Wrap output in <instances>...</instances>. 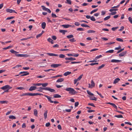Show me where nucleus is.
<instances>
[{
    "mask_svg": "<svg viewBox=\"0 0 132 132\" xmlns=\"http://www.w3.org/2000/svg\"><path fill=\"white\" fill-rule=\"evenodd\" d=\"M79 102H76L75 104V107H77L79 105Z\"/></svg>",
    "mask_w": 132,
    "mask_h": 132,
    "instance_id": "obj_64",
    "label": "nucleus"
},
{
    "mask_svg": "<svg viewBox=\"0 0 132 132\" xmlns=\"http://www.w3.org/2000/svg\"><path fill=\"white\" fill-rule=\"evenodd\" d=\"M47 111H46L44 113V115L45 119H46L47 118Z\"/></svg>",
    "mask_w": 132,
    "mask_h": 132,
    "instance_id": "obj_21",
    "label": "nucleus"
},
{
    "mask_svg": "<svg viewBox=\"0 0 132 132\" xmlns=\"http://www.w3.org/2000/svg\"><path fill=\"white\" fill-rule=\"evenodd\" d=\"M81 26L82 27H90L87 25L84 24H81Z\"/></svg>",
    "mask_w": 132,
    "mask_h": 132,
    "instance_id": "obj_38",
    "label": "nucleus"
},
{
    "mask_svg": "<svg viewBox=\"0 0 132 132\" xmlns=\"http://www.w3.org/2000/svg\"><path fill=\"white\" fill-rule=\"evenodd\" d=\"M91 84H88V87L89 88H92L94 87L95 86V84L94 82L93 81V80L91 81Z\"/></svg>",
    "mask_w": 132,
    "mask_h": 132,
    "instance_id": "obj_4",
    "label": "nucleus"
},
{
    "mask_svg": "<svg viewBox=\"0 0 132 132\" xmlns=\"http://www.w3.org/2000/svg\"><path fill=\"white\" fill-rule=\"evenodd\" d=\"M115 117H116L118 118H123V116L121 115H115L114 116Z\"/></svg>",
    "mask_w": 132,
    "mask_h": 132,
    "instance_id": "obj_30",
    "label": "nucleus"
},
{
    "mask_svg": "<svg viewBox=\"0 0 132 132\" xmlns=\"http://www.w3.org/2000/svg\"><path fill=\"white\" fill-rule=\"evenodd\" d=\"M46 26V23L45 22H43L42 23V27L43 29H44L45 28Z\"/></svg>",
    "mask_w": 132,
    "mask_h": 132,
    "instance_id": "obj_17",
    "label": "nucleus"
},
{
    "mask_svg": "<svg viewBox=\"0 0 132 132\" xmlns=\"http://www.w3.org/2000/svg\"><path fill=\"white\" fill-rule=\"evenodd\" d=\"M110 18V16H107L104 18V21H106L109 19Z\"/></svg>",
    "mask_w": 132,
    "mask_h": 132,
    "instance_id": "obj_28",
    "label": "nucleus"
},
{
    "mask_svg": "<svg viewBox=\"0 0 132 132\" xmlns=\"http://www.w3.org/2000/svg\"><path fill=\"white\" fill-rule=\"evenodd\" d=\"M127 53V52L126 51H124L120 53L119 54V55L120 56H122L125 55Z\"/></svg>",
    "mask_w": 132,
    "mask_h": 132,
    "instance_id": "obj_12",
    "label": "nucleus"
},
{
    "mask_svg": "<svg viewBox=\"0 0 132 132\" xmlns=\"http://www.w3.org/2000/svg\"><path fill=\"white\" fill-rule=\"evenodd\" d=\"M12 47V46L10 45V46H7L6 47L3 48V49L4 50H6V49L10 48L11 47Z\"/></svg>",
    "mask_w": 132,
    "mask_h": 132,
    "instance_id": "obj_48",
    "label": "nucleus"
},
{
    "mask_svg": "<svg viewBox=\"0 0 132 132\" xmlns=\"http://www.w3.org/2000/svg\"><path fill=\"white\" fill-rule=\"evenodd\" d=\"M105 65L104 64H102L101 66H99L98 67V70H100L102 68L104 67V66H105Z\"/></svg>",
    "mask_w": 132,
    "mask_h": 132,
    "instance_id": "obj_35",
    "label": "nucleus"
},
{
    "mask_svg": "<svg viewBox=\"0 0 132 132\" xmlns=\"http://www.w3.org/2000/svg\"><path fill=\"white\" fill-rule=\"evenodd\" d=\"M120 80V79L119 78H117L115 79L114 81L113 82V83L114 84H116V83H118L119 81Z\"/></svg>",
    "mask_w": 132,
    "mask_h": 132,
    "instance_id": "obj_15",
    "label": "nucleus"
},
{
    "mask_svg": "<svg viewBox=\"0 0 132 132\" xmlns=\"http://www.w3.org/2000/svg\"><path fill=\"white\" fill-rule=\"evenodd\" d=\"M106 104H110L115 109H116V110L117 109V107L115 104L110 102L106 103Z\"/></svg>",
    "mask_w": 132,
    "mask_h": 132,
    "instance_id": "obj_8",
    "label": "nucleus"
},
{
    "mask_svg": "<svg viewBox=\"0 0 132 132\" xmlns=\"http://www.w3.org/2000/svg\"><path fill=\"white\" fill-rule=\"evenodd\" d=\"M42 83H37L36 84H34V86H39L41 85H42Z\"/></svg>",
    "mask_w": 132,
    "mask_h": 132,
    "instance_id": "obj_54",
    "label": "nucleus"
},
{
    "mask_svg": "<svg viewBox=\"0 0 132 132\" xmlns=\"http://www.w3.org/2000/svg\"><path fill=\"white\" fill-rule=\"evenodd\" d=\"M101 15H104L106 13V12L105 11H101Z\"/></svg>",
    "mask_w": 132,
    "mask_h": 132,
    "instance_id": "obj_58",
    "label": "nucleus"
},
{
    "mask_svg": "<svg viewBox=\"0 0 132 132\" xmlns=\"http://www.w3.org/2000/svg\"><path fill=\"white\" fill-rule=\"evenodd\" d=\"M118 28V27H113L111 29L113 31H115L116 29H117Z\"/></svg>",
    "mask_w": 132,
    "mask_h": 132,
    "instance_id": "obj_52",
    "label": "nucleus"
},
{
    "mask_svg": "<svg viewBox=\"0 0 132 132\" xmlns=\"http://www.w3.org/2000/svg\"><path fill=\"white\" fill-rule=\"evenodd\" d=\"M8 101H0V103L2 104L7 103Z\"/></svg>",
    "mask_w": 132,
    "mask_h": 132,
    "instance_id": "obj_32",
    "label": "nucleus"
},
{
    "mask_svg": "<svg viewBox=\"0 0 132 132\" xmlns=\"http://www.w3.org/2000/svg\"><path fill=\"white\" fill-rule=\"evenodd\" d=\"M66 91L69 92V93L71 95H74L77 93L76 91L73 89L70 88H68L65 89Z\"/></svg>",
    "mask_w": 132,
    "mask_h": 132,
    "instance_id": "obj_2",
    "label": "nucleus"
},
{
    "mask_svg": "<svg viewBox=\"0 0 132 132\" xmlns=\"http://www.w3.org/2000/svg\"><path fill=\"white\" fill-rule=\"evenodd\" d=\"M60 32L62 33L63 35H64L65 33L67 32V31L65 30H61L59 31Z\"/></svg>",
    "mask_w": 132,
    "mask_h": 132,
    "instance_id": "obj_19",
    "label": "nucleus"
},
{
    "mask_svg": "<svg viewBox=\"0 0 132 132\" xmlns=\"http://www.w3.org/2000/svg\"><path fill=\"white\" fill-rule=\"evenodd\" d=\"M69 41L71 42H75L76 41V40L75 39V38H73L71 39H69Z\"/></svg>",
    "mask_w": 132,
    "mask_h": 132,
    "instance_id": "obj_41",
    "label": "nucleus"
},
{
    "mask_svg": "<svg viewBox=\"0 0 132 132\" xmlns=\"http://www.w3.org/2000/svg\"><path fill=\"white\" fill-rule=\"evenodd\" d=\"M114 51V50H109V51H106V53H112Z\"/></svg>",
    "mask_w": 132,
    "mask_h": 132,
    "instance_id": "obj_26",
    "label": "nucleus"
},
{
    "mask_svg": "<svg viewBox=\"0 0 132 132\" xmlns=\"http://www.w3.org/2000/svg\"><path fill=\"white\" fill-rule=\"evenodd\" d=\"M90 19L92 21H95L96 20L95 19L94 17L93 16L91 17Z\"/></svg>",
    "mask_w": 132,
    "mask_h": 132,
    "instance_id": "obj_45",
    "label": "nucleus"
},
{
    "mask_svg": "<svg viewBox=\"0 0 132 132\" xmlns=\"http://www.w3.org/2000/svg\"><path fill=\"white\" fill-rule=\"evenodd\" d=\"M47 40L49 42L51 43L52 44H53L54 43L53 41L50 38H48Z\"/></svg>",
    "mask_w": 132,
    "mask_h": 132,
    "instance_id": "obj_20",
    "label": "nucleus"
},
{
    "mask_svg": "<svg viewBox=\"0 0 132 132\" xmlns=\"http://www.w3.org/2000/svg\"><path fill=\"white\" fill-rule=\"evenodd\" d=\"M46 90L49 91L50 92L52 93H56L55 90V89H51L49 87H47Z\"/></svg>",
    "mask_w": 132,
    "mask_h": 132,
    "instance_id": "obj_6",
    "label": "nucleus"
},
{
    "mask_svg": "<svg viewBox=\"0 0 132 132\" xmlns=\"http://www.w3.org/2000/svg\"><path fill=\"white\" fill-rule=\"evenodd\" d=\"M129 21L132 24V18L130 16H129L128 18Z\"/></svg>",
    "mask_w": 132,
    "mask_h": 132,
    "instance_id": "obj_42",
    "label": "nucleus"
},
{
    "mask_svg": "<svg viewBox=\"0 0 132 132\" xmlns=\"http://www.w3.org/2000/svg\"><path fill=\"white\" fill-rule=\"evenodd\" d=\"M71 72L69 71H67L65 72L64 74V75L65 76H67V75L70 74Z\"/></svg>",
    "mask_w": 132,
    "mask_h": 132,
    "instance_id": "obj_23",
    "label": "nucleus"
},
{
    "mask_svg": "<svg viewBox=\"0 0 132 132\" xmlns=\"http://www.w3.org/2000/svg\"><path fill=\"white\" fill-rule=\"evenodd\" d=\"M102 57V55H98V56L96 57L95 58V60H97L98 59L101 57Z\"/></svg>",
    "mask_w": 132,
    "mask_h": 132,
    "instance_id": "obj_34",
    "label": "nucleus"
},
{
    "mask_svg": "<svg viewBox=\"0 0 132 132\" xmlns=\"http://www.w3.org/2000/svg\"><path fill=\"white\" fill-rule=\"evenodd\" d=\"M16 89L20 90H22L24 89V88L23 87H16Z\"/></svg>",
    "mask_w": 132,
    "mask_h": 132,
    "instance_id": "obj_51",
    "label": "nucleus"
},
{
    "mask_svg": "<svg viewBox=\"0 0 132 132\" xmlns=\"http://www.w3.org/2000/svg\"><path fill=\"white\" fill-rule=\"evenodd\" d=\"M48 85V83H42V85L43 87H46Z\"/></svg>",
    "mask_w": 132,
    "mask_h": 132,
    "instance_id": "obj_29",
    "label": "nucleus"
},
{
    "mask_svg": "<svg viewBox=\"0 0 132 132\" xmlns=\"http://www.w3.org/2000/svg\"><path fill=\"white\" fill-rule=\"evenodd\" d=\"M10 51L12 53L15 54L16 56L24 57H27L28 56V55L27 54H17V53H18L19 52L13 49L11 50Z\"/></svg>",
    "mask_w": 132,
    "mask_h": 132,
    "instance_id": "obj_1",
    "label": "nucleus"
},
{
    "mask_svg": "<svg viewBox=\"0 0 132 132\" xmlns=\"http://www.w3.org/2000/svg\"><path fill=\"white\" fill-rule=\"evenodd\" d=\"M62 26L64 28H67L70 27H71V25L69 24H64L62 25Z\"/></svg>",
    "mask_w": 132,
    "mask_h": 132,
    "instance_id": "obj_13",
    "label": "nucleus"
},
{
    "mask_svg": "<svg viewBox=\"0 0 132 132\" xmlns=\"http://www.w3.org/2000/svg\"><path fill=\"white\" fill-rule=\"evenodd\" d=\"M116 40L117 41L119 42H123V39L121 38H117L116 39Z\"/></svg>",
    "mask_w": 132,
    "mask_h": 132,
    "instance_id": "obj_27",
    "label": "nucleus"
},
{
    "mask_svg": "<svg viewBox=\"0 0 132 132\" xmlns=\"http://www.w3.org/2000/svg\"><path fill=\"white\" fill-rule=\"evenodd\" d=\"M88 104V105H90L94 107H95V105L93 103H89Z\"/></svg>",
    "mask_w": 132,
    "mask_h": 132,
    "instance_id": "obj_55",
    "label": "nucleus"
},
{
    "mask_svg": "<svg viewBox=\"0 0 132 132\" xmlns=\"http://www.w3.org/2000/svg\"><path fill=\"white\" fill-rule=\"evenodd\" d=\"M117 13V12H111V13H110V14L111 15H115V14H116Z\"/></svg>",
    "mask_w": 132,
    "mask_h": 132,
    "instance_id": "obj_57",
    "label": "nucleus"
},
{
    "mask_svg": "<svg viewBox=\"0 0 132 132\" xmlns=\"http://www.w3.org/2000/svg\"><path fill=\"white\" fill-rule=\"evenodd\" d=\"M64 80V79L63 78H61L58 79L56 81L57 82H61L63 81Z\"/></svg>",
    "mask_w": 132,
    "mask_h": 132,
    "instance_id": "obj_14",
    "label": "nucleus"
},
{
    "mask_svg": "<svg viewBox=\"0 0 132 132\" xmlns=\"http://www.w3.org/2000/svg\"><path fill=\"white\" fill-rule=\"evenodd\" d=\"M12 9H8L6 10V11L7 12H9L10 13H12Z\"/></svg>",
    "mask_w": 132,
    "mask_h": 132,
    "instance_id": "obj_43",
    "label": "nucleus"
},
{
    "mask_svg": "<svg viewBox=\"0 0 132 132\" xmlns=\"http://www.w3.org/2000/svg\"><path fill=\"white\" fill-rule=\"evenodd\" d=\"M59 57L60 58H63L65 57V56L64 55L61 54L59 55Z\"/></svg>",
    "mask_w": 132,
    "mask_h": 132,
    "instance_id": "obj_46",
    "label": "nucleus"
},
{
    "mask_svg": "<svg viewBox=\"0 0 132 132\" xmlns=\"http://www.w3.org/2000/svg\"><path fill=\"white\" fill-rule=\"evenodd\" d=\"M50 125V122H48L46 123L45 125V126L46 127H49Z\"/></svg>",
    "mask_w": 132,
    "mask_h": 132,
    "instance_id": "obj_62",
    "label": "nucleus"
},
{
    "mask_svg": "<svg viewBox=\"0 0 132 132\" xmlns=\"http://www.w3.org/2000/svg\"><path fill=\"white\" fill-rule=\"evenodd\" d=\"M61 96L58 94H55L53 95V97L55 98H60Z\"/></svg>",
    "mask_w": 132,
    "mask_h": 132,
    "instance_id": "obj_16",
    "label": "nucleus"
},
{
    "mask_svg": "<svg viewBox=\"0 0 132 132\" xmlns=\"http://www.w3.org/2000/svg\"><path fill=\"white\" fill-rule=\"evenodd\" d=\"M44 96L47 98L48 101H49L51 103V102H52V101L51 100V99L52 98V97L48 96L46 95H44Z\"/></svg>",
    "mask_w": 132,
    "mask_h": 132,
    "instance_id": "obj_9",
    "label": "nucleus"
},
{
    "mask_svg": "<svg viewBox=\"0 0 132 132\" xmlns=\"http://www.w3.org/2000/svg\"><path fill=\"white\" fill-rule=\"evenodd\" d=\"M77 31H83L84 29L83 28H79L77 29Z\"/></svg>",
    "mask_w": 132,
    "mask_h": 132,
    "instance_id": "obj_44",
    "label": "nucleus"
},
{
    "mask_svg": "<svg viewBox=\"0 0 132 132\" xmlns=\"http://www.w3.org/2000/svg\"><path fill=\"white\" fill-rule=\"evenodd\" d=\"M121 61H122L121 60H115V59H112L111 60V62L112 63H114V62L118 63V62H120Z\"/></svg>",
    "mask_w": 132,
    "mask_h": 132,
    "instance_id": "obj_10",
    "label": "nucleus"
},
{
    "mask_svg": "<svg viewBox=\"0 0 132 132\" xmlns=\"http://www.w3.org/2000/svg\"><path fill=\"white\" fill-rule=\"evenodd\" d=\"M12 88V87H10V85H7L1 87V89L4 90L7 89H10Z\"/></svg>",
    "mask_w": 132,
    "mask_h": 132,
    "instance_id": "obj_3",
    "label": "nucleus"
},
{
    "mask_svg": "<svg viewBox=\"0 0 132 132\" xmlns=\"http://www.w3.org/2000/svg\"><path fill=\"white\" fill-rule=\"evenodd\" d=\"M63 111H66L67 112H70L71 111V109H65V110H63Z\"/></svg>",
    "mask_w": 132,
    "mask_h": 132,
    "instance_id": "obj_56",
    "label": "nucleus"
},
{
    "mask_svg": "<svg viewBox=\"0 0 132 132\" xmlns=\"http://www.w3.org/2000/svg\"><path fill=\"white\" fill-rule=\"evenodd\" d=\"M83 75H81L79 76L78 78V80H80L81 79V78L82 77Z\"/></svg>",
    "mask_w": 132,
    "mask_h": 132,
    "instance_id": "obj_63",
    "label": "nucleus"
},
{
    "mask_svg": "<svg viewBox=\"0 0 132 132\" xmlns=\"http://www.w3.org/2000/svg\"><path fill=\"white\" fill-rule=\"evenodd\" d=\"M47 87H40L39 88V90H38L39 91L42 92V90H46Z\"/></svg>",
    "mask_w": 132,
    "mask_h": 132,
    "instance_id": "obj_18",
    "label": "nucleus"
},
{
    "mask_svg": "<svg viewBox=\"0 0 132 132\" xmlns=\"http://www.w3.org/2000/svg\"><path fill=\"white\" fill-rule=\"evenodd\" d=\"M98 10L97 9H94L92 11H91V12H90V14H92L93 13L96 12V11H97Z\"/></svg>",
    "mask_w": 132,
    "mask_h": 132,
    "instance_id": "obj_36",
    "label": "nucleus"
},
{
    "mask_svg": "<svg viewBox=\"0 0 132 132\" xmlns=\"http://www.w3.org/2000/svg\"><path fill=\"white\" fill-rule=\"evenodd\" d=\"M54 53H47V54L50 56H53Z\"/></svg>",
    "mask_w": 132,
    "mask_h": 132,
    "instance_id": "obj_61",
    "label": "nucleus"
},
{
    "mask_svg": "<svg viewBox=\"0 0 132 132\" xmlns=\"http://www.w3.org/2000/svg\"><path fill=\"white\" fill-rule=\"evenodd\" d=\"M42 34H43V33H40V34H38L36 36V38H38L39 37H40L42 36Z\"/></svg>",
    "mask_w": 132,
    "mask_h": 132,
    "instance_id": "obj_49",
    "label": "nucleus"
},
{
    "mask_svg": "<svg viewBox=\"0 0 132 132\" xmlns=\"http://www.w3.org/2000/svg\"><path fill=\"white\" fill-rule=\"evenodd\" d=\"M95 31L93 30H89L87 31V33L89 34L95 33Z\"/></svg>",
    "mask_w": 132,
    "mask_h": 132,
    "instance_id": "obj_33",
    "label": "nucleus"
},
{
    "mask_svg": "<svg viewBox=\"0 0 132 132\" xmlns=\"http://www.w3.org/2000/svg\"><path fill=\"white\" fill-rule=\"evenodd\" d=\"M67 2H65V3H67L70 5H71V0H66Z\"/></svg>",
    "mask_w": 132,
    "mask_h": 132,
    "instance_id": "obj_31",
    "label": "nucleus"
},
{
    "mask_svg": "<svg viewBox=\"0 0 132 132\" xmlns=\"http://www.w3.org/2000/svg\"><path fill=\"white\" fill-rule=\"evenodd\" d=\"M90 99L92 100L96 101L97 100V98L95 96H94L92 98H90Z\"/></svg>",
    "mask_w": 132,
    "mask_h": 132,
    "instance_id": "obj_47",
    "label": "nucleus"
},
{
    "mask_svg": "<svg viewBox=\"0 0 132 132\" xmlns=\"http://www.w3.org/2000/svg\"><path fill=\"white\" fill-rule=\"evenodd\" d=\"M43 95V94L41 93H34V96H37L38 95Z\"/></svg>",
    "mask_w": 132,
    "mask_h": 132,
    "instance_id": "obj_40",
    "label": "nucleus"
},
{
    "mask_svg": "<svg viewBox=\"0 0 132 132\" xmlns=\"http://www.w3.org/2000/svg\"><path fill=\"white\" fill-rule=\"evenodd\" d=\"M98 64V63H92L90 64L89 65L91 66H93L95 65Z\"/></svg>",
    "mask_w": 132,
    "mask_h": 132,
    "instance_id": "obj_50",
    "label": "nucleus"
},
{
    "mask_svg": "<svg viewBox=\"0 0 132 132\" xmlns=\"http://www.w3.org/2000/svg\"><path fill=\"white\" fill-rule=\"evenodd\" d=\"M59 130H61L62 129V127L60 125H59L57 126Z\"/></svg>",
    "mask_w": 132,
    "mask_h": 132,
    "instance_id": "obj_60",
    "label": "nucleus"
},
{
    "mask_svg": "<svg viewBox=\"0 0 132 132\" xmlns=\"http://www.w3.org/2000/svg\"><path fill=\"white\" fill-rule=\"evenodd\" d=\"M61 65V64H54L51 65V66L54 68H56L60 66Z\"/></svg>",
    "mask_w": 132,
    "mask_h": 132,
    "instance_id": "obj_7",
    "label": "nucleus"
},
{
    "mask_svg": "<svg viewBox=\"0 0 132 132\" xmlns=\"http://www.w3.org/2000/svg\"><path fill=\"white\" fill-rule=\"evenodd\" d=\"M73 37V36L72 35H69L67 36V37L68 38H71Z\"/></svg>",
    "mask_w": 132,
    "mask_h": 132,
    "instance_id": "obj_39",
    "label": "nucleus"
},
{
    "mask_svg": "<svg viewBox=\"0 0 132 132\" xmlns=\"http://www.w3.org/2000/svg\"><path fill=\"white\" fill-rule=\"evenodd\" d=\"M51 15L54 18H56L57 17L56 15L55 14H54L53 13H52V14Z\"/></svg>",
    "mask_w": 132,
    "mask_h": 132,
    "instance_id": "obj_53",
    "label": "nucleus"
},
{
    "mask_svg": "<svg viewBox=\"0 0 132 132\" xmlns=\"http://www.w3.org/2000/svg\"><path fill=\"white\" fill-rule=\"evenodd\" d=\"M41 7L42 8L43 10L46 11L47 10V8H46L45 6L43 5L41 6Z\"/></svg>",
    "mask_w": 132,
    "mask_h": 132,
    "instance_id": "obj_37",
    "label": "nucleus"
},
{
    "mask_svg": "<svg viewBox=\"0 0 132 132\" xmlns=\"http://www.w3.org/2000/svg\"><path fill=\"white\" fill-rule=\"evenodd\" d=\"M52 38L54 40H56V37L55 36H53L52 37Z\"/></svg>",
    "mask_w": 132,
    "mask_h": 132,
    "instance_id": "obj_59",
    "label": "nucleus"
},
{
    "mask_svg": "<svg viewBox=\"0 0 132 132\" xmlns=\"http://www.w3.org/2000/svg\"><path fill=\"white\" fill-rule=\"evenodd\" d=\"M34 114L36 116H37L38 112L37 111L36 109H35L34 110Z\"/></svg>",
    "mask_w": 132,
    "mask_h": 132,
    "instance_id": "obj_22",
    "label": "nucleus"
},
{
    "mask_svg": "<svg viewBox=\"0 0 132 132\" xmlns=\"http://www.w3.org/2000/svg\"><path fill=\"white\" fill-rule=\"evenodd\" d=\"M19 74H22V75L21 76H22L28 75L29 74V73L28 72L23 71L20 72Z\"/></svg>",
    "mask_w": 132,
    "mask_h": 132,
    "instance_id": "obj_5",
    "label": "nucleus"
},
{
    "mask_svg": "<svg viewBox=\"0 0 132 132\" xmlns=\"http://www.w3.org/2000/svg\"><path fill=\"white\" fill-rule=\"evenodd\" d=\"M9 118L10 119H16L15 117L13 115L10 116H9Z\"/></svg>",
    "mask_w": 132,
    "mask_h": 132,
    "instance_id": "obj_24",
    "label": "nucleus"
},
{
    "mask_svg": "<svg viewBox=\"0 0 132 132\" xmlns=\"http://www.w3.org/2000/svg\"><path fill=\"white\" fill-rule=\"evenodd\" d=\"M65 60H67L73 61L76 60L75 58L72 57H66L65 58Z\"/></svg>",
    "mask_w": 132,
    "mask_h": 132,
    "instance_id": "obj_11",
    "label": "nucleus"
},
{
    "mask_svg": "<svg viewBox=\"0 0 132 132\" xmlns=\"http://www.w3.org/2000/svg\"><path fill=\"white\" fill-rule=\"evenodd\" d=\"M87 94L93 96L94 95V94L93 93H91L90 91H89L88 90H87Z\"/></svg>",
    "mask_w": 132,
    "mask_h": 132,
    "instance_id": "obj_25",
    "label": "nucleus"
}]
</instances>
